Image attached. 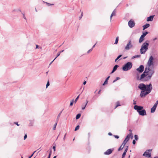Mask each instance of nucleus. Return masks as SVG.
<instances>
[{"mask_svg":"<svg viewBox=\"0 0 158 158\" xmlns=\"http://www.w3.org/2000/svg\"><path fill=\"white\" fill-rule=\"evenodd\" d=\"M155 71L153 68L146 67L145 68L144 72L141 75L139 80L148 81L151 79Z\"/></svg>","mask_w":158,"mask_h":158,"instance_id":"obj_1","label":"nucleus"},{"mask_svg":"<svg viewBox=\"0 0 158 158\" xmlns=\"http://www.w3.org/2000/svg\"><path fill=\"white\" fill-rule=\"evenodd\" d=\"M138 88L142 90L140 94V96L141 98H143L145 97L151 92L152 86L151 83L149 85H146L143 83H141L139 84Z\"/></svg>","mask_w":158,"mask_h":158,"instance_id":"obj_2","label":"nucleus"},{"mask_svg":"<svg viewBox=\"0 0 158 158\" xmlns=\"http://www.w3.org/2000/svg\"><path fill=\"white\" fill-rule=\"evenodd\" d=\"M149 45V41L148 40L146 41L143 44L140 49L141 54H144L147 51L148 49Z\"/></svg>","mask_w":158,"mask_h":158,"instance_id":"obj_3","label":"nucleus"},{"mask_svg":"<svg viewBox=\"0 0 158 158\" xmlns=\"http://www.w3.org/2000/svg\"><path fill=\"white\" fill-rule=\"evenodd\" d=\"M132 66V64L131 62H127L123 66L122 69L124 71H127L130 70Z\"/></svg>","mask_w":158,"mask_h":158,"instance_id":"obj_4","label":"nucleus"},{"mask_svg":"<svg viewBox=\"0 0 158 158\" xmlns=\"http://www.w3.org/2000/svg\"><path fill=\"white\" fill-rule=\"evenodd\" d=\"M133 47V45L132 44L131 40H128V42L125 47V49L126 50H128Z\"/></svg>","mask_w":158,"mask_h":158,"instance_id":"obj_5","label":"nucleus"},{"mask_svg":"<svg viewBox=\"0 0 158 158\" xmlns=\"http://www.w3.org/2000/svg\"><path fill=\"white\" fill-rule=\"evenodd\" d=\"M151 150H146L143 154V156L148 158L151 157Z\"/></svg>","mask_w":158,"mask_h":158,"instance_id":"obj_6","label":"nucleus"},{"mask_svg":"<svg viewBox=\"0 0 158 158\" xmlns=\"http://www.w3.org/2000/svg\"><path fill=\"white\" fill-rule=\"evenodd\" d=\"M153 57L151 56L149 57L146 67H151V66L153 64Z\"/></svg>","mask_w":158,"mask_h":158,"instance_id":"obj_7","label":"nucleus"},{"mask_svg":"<svg viewBox=\"0 0 158 158\" xmlns=\"http://www.w3.org/2000/svg\"><path fill=\"white\" fill-rule=\"evenodd\" d=\"M148 32L146 31L143 33L142 35L141 36L139 40V43H142L144 40V37L145 36L148 34Z\"/></svg>","mask_w":158,"mask_h":158,"instance_id":"obj_8","label":"nucleus"},{"mask_svg":"<svg viewBox=\"0 0 158 158\" xmlns=\"http://www.w3.org/2000/svg\"><path fill=\"white\" fill-rule=\"evenodd\" d=\"M143 108V107L142 106H139L137 105H135L134 107V109L136 110L137 111L138 113H139V112H140L142 110Z\"/></svg>","mask_w":158,"mask_h":158,"instance_id":"obj_9","label":"nucleus"},{"mask_svg":"<svg viewBox=\"0 0 158 158\" xmlns=\"http://www.w3.org/2000/svg\"><path fill=\"white\" fill-rule=\"evenodd\" d=\"M114 150V148L109 149L107 150L106 152H105L104 154L105 155H109L111 154Z\"/></svg>","mask_w":158,"mask_h":158,"instance_id":"obj_10","label":"nucleus"},{"mask_svg":"<svg viewBox=\"0 0 158 158\" xmlns=\"http://www.w3.org/2000/svg\"><path fill=\"white\" fill-rule=\"evenodd\" d=\"M128 25L130 28H132L135 26V23L133 21L131 20L128 23Z\"/></svg>","mask_w":158,"mask_h":158,"instance_id":"obj_11","label":"nucleus"},{"mask_svg":"<svg viewBox=\"0 0 158 158\" xmlns=\"http://www.w3.org/2000/svg\"><path fill=\"white\" fill-rule=\"evenodd\" d=\"M136 70L140 73L143 72L144 70V66L143 65H141L139 67L137 68Z\"/></svg>","mask_w":158,"mask_h":158,"instance_id":"obj_12","label":"nucleus"},{"mask_svg":"<svg viewBox=\"0 0 158 158\" xmlns=\"http://www.w3.org/2000/svg\"><path fill=\"white\" fill-rule=\"evenodd\" d=\"M130 137V135H127L125 139L123 141L124 145H125L127 143Z\"/></svg>","mask_w":158,"mask_h":158,"instance_id":"obj_13","label":"nucleus"},{"mask_svg":"<svg viewBox=\"0 0 158 158\" xmlns=\"http://www.w3.org/2000/svg\"><path fill=\"white\" fill-rule=\"evenodd\" d=\"M139 115L142 116H144L146 115V112L145 110H142L139 113Z\"/></svg>","mask_w":158,"mask_h":158,"instance_id":"obj_14","label":"nucleus"},{"mask_svg":"<svg viewBox=\"0 0 158 158\" xmlns=\"http://www.w3.org/2000/svg\"><path fill=\"white\" fill-rule=\"evenodd\" d=\"M154 17V15L150 16L147 18V21H152L153 20V18Z\"/></svg>","mask_w":158,"mask_h":158,"instance_id":"obj_15","label":"nucleus"},{"mask_svg":"<svg viewBox=\"0 0 158 158\" xmlns=\"http://www.w3.org/2000/svg\"><path fill=\"white\" fill-rule=\"evenodd\" d=\"M118 67V65L116 64L115 65L114 67L113 70L112 71V72L111 73H113L117 69V68Z\"/></svg>","mask_w":158,"mask_h":158,"instance_id":"obj_16","label":"nucleus"},{"mask_svg":"<svg viewBox=\"0 0 158 158\" xmlns=\"http://www.w3.org/2000/svg\"><path fill=\"white\" fill-rule=\"evenodd\" d=\"M150 26V24L148 23H146V24L143 26V30H144L148 28Z\"/></svg>","mask_w":158,"mask_h":158,"instance_id":"obj_17","label":"nucleus"},{"mask_svg":"<svg viewBox=\"0 0 158 158\" xmlns=\"http://www.w3.org/2000/svg\"><path fill=\"white\" fill-rule=\"evenodd\" d=\"M110 77V76H108V77L106 78V79L104 82L103 83V84H102V85H105L106 84H107V83H108V81L109 79V78Z\"/></svg>","mask_w":158,"mask_h":158,"instance_id":"obj_18","label":"nucleus"},{"mask_svg":"<svg viewBox=\"0 0 158 158\" xmlns=\"http://www.w3.org/2000/svg\"><path fill=\"white\" fill-rule=\"evenodd\" d=\"M156 107L153 106L151 109V112L152 113L154 112L156 110Z\"/></svg>","mask_w":158,"mask_h":158,"instance_id":"obj_19","label":"nucleus"},{"mask_svg":"<svg viewBox=\"0 0 158 158\" xmlns=\"http://www.w3.org/2000/svg\"><path fill=\"white\" fill-rule=\"evenodd\" d=\"M63 110H62L61 111H60V113L57 116V118H56V121H58V120H59V118L62 112V111Z\"/></svg>","mask_w":158,"mask_h":158,"instance_id":"obj_20","label":"nucleus"},{"mask_svg":"<svg viewBox=\"0 0 158 158\" xmlns=\"http://www.w3.org/2000/svg\"><path fill=\"white\" fill-rule=\"evenodd\" d=\"M64 51V50H61V51H60V52H59L57 54V56H56V58H57L58 56H59L60 55V54L61 52H63Z\"/></svg>","mask_w":158,"mask_h":158,"instance_id":"obj_21","label":"nucleus"},{"mask_svg":"<svg viewBox=\"0 0 158 158\" xmlns=\"http://www.w3.org/2000/svg\"><path fill=\"white\" fill-rule=\"evenodd\" d=\"M116 104V106H115V107L114 109H116L117 107L121 106V105L120 104V103L118 101L117 102Z\"/></svg>","mask_w":158,"mask_h":158,"instance_id":"obj_22","label":"nucleus"},{"mask_svg":"<svg viewBox=\"0 0 158 158\" xmlns=\"http://www.w3.org/2000/svg\"><path fill=\"white\" fill-rule=\"evenodd\" d=\"M140 56V55H136L135 56H133L132 57V59H133L135 58H137V57H139Z\"/></svg>","mask_w":158,"mask_h":158,"instance_id":"obj_23","label":"nucleus"},{"mask_svg":"<svg viewBox=\"0 0 158 158\" xmlns=\"http://www.w3.org/2000/svg\"><path fill=\"white\" fill-rule=\"evenodd\" d=\"M58 121H56V122L55 123V124L54 125V127L53 128V129L54 130H56V128L57 125V123H58Z\"/></svg>","mask_w":158,"mask_h":158,"instance_id":"obj_24","label":"nucleus"},{"mask_svg":"<svg viewBox=\"0 0 158 158\" xmlns=\"http://www.w3.org/2000/svg\"><path fill=\"white\" fill-rule=\"evenodd\" d=\"M81 116V114H78L76 116V119H79Z\"/></svg>","mask_w":158,"mask_h":158,"instance_id":"obj_25","label":"nucleus"},{"mask_svg":"<svg viewBox=\"0 0 158 158\" xmlns=\"http://www.w3.org/2000/svg\"><path fill=\"white\" fill-rule=\"evenodd\" d=\"M118 40V37H117L116 38L115 41V43H114V44H117Z\"/></svg>","mask_w":158,"mask_h":158,"instance_id":"obj_26","label":"nucleus"},{"mask_svg":"<svg viewBox=\"0 0 158 158\" xmlns=\"http://www.w3.org/2000/svg\"><path fill=\"white\" fill-rule=\"evenodd\" d=\"M125 145H123V146H122V145H121L119 148L118 149V151H120V150H122L123 148H124Z\"/></svg>","mask_w":158,"mask_h":158,"instance_id":"obj_27","label":"nucleus"},{"mask_svg":"<svg viewBox=\"0 0 158 158\" xmlns=\"http://www.w3.org/2000/svg\"><path fill=\"white\" fill-rule=\"evenodd\" d=\"M113 16H115L116 15V11L115 9H114L113 11L111 14Z\"/></svg>","mask_w":158,"mask_h":158,"instance_id":"obj_28","label":"nucleus"},{"mask_svg":"<svg viewBox=\"0 0 158 158\" xmlns=\"http://www.w3.org/2000/svg\"><path fill=\"white\" fill-rule=\"evenodd\" d=\"M30 122L29 124V125L30 126H33V121H32V120H30Z\"/></svg>","mask_w":158,"mask_h":158,"instance_id":"obj_29","label":"nucleus"},{"mask_svg":"<svg viewBox=\"0 0 158 158\" xmlns=\"http://www.w3.org/2000/svg\"><path fill=\"white\" fill-rule=\"evenodd\" d=\"M122 55H120L119 56H118L117 57L116 59L115 60V61L116 62V61L120 57H121L122 56Z\"/></svg>","mask_w":158,"mask_h":158,"instance_id":"obj_30","label":"nucleus"},{"mask_svg":"<svg viewBox=\"0 0 158 158\" xmlns=\"http://www.w3.org/2000/svg\"><path fill=\"white\" fill-rule=\"evenodd\" d=\"M120 79V78L118 77H116V79L114 80L113 81V83H114L117 80H119Z\"/></svg>","mask_w":158,"mask_h":158,"instance_id":"obj_31","label":"nucleus"},{"mask_svg":"<svg viewBox=\"0 0 158 158\" xmlns=\"http://www.w3.org/2000/svg\"><path fill=\"white\" fill-rule=\"evenodd\" d=\"M79 125H78L77 126V127H76L75 129V130L74 131H77V130H78L79 128Z\"/></svg>","mask_w":158,"mask_h":158,"instance_id":"obj_32","label":"nucleus"},{"mask_svg":"<svg viewBox=\"0 0 158 158\" xmlns=\"http://www.w3.org/2000/svg\"><path fill=\"white\" fill-rule=\"evenodd\" d=\"M73 102H74V99H73L70 102V106H73Z\"/></svg>","mask_w":158,"mask_h":158,"instance_id":"obj_33","label":"nucleus"},{"mask_svg":"<svg viewBox=\"0 0 158 158\" xmlns=\"http://www.w3.org/2000/svg\"><path fill=\"white\" fill-rule=\"evenodd\" d=\"M126 153L125 152H123L122 156V158H124L125 156Z\"/></svg>","mask_w":158,"mask_h":158,"instance_id":"obj_34","label":"nucleus"},{"mask_svg":"<svg viewBox=\"0 0 158 158\" xmlns=\"http://www.w3.org/2000/svg\"><path fill=\"white\" fill-rule=\"evenodd\" d=\"M79 96L80 94L76 98L74 101L76 103L77 102V101L78 99L79 98Z\"/></svg>","mask_w":158,"mask_h":158,"instance_id":"obj_35","label":"nucleus"},{"mask_svg":"<svg viewBox=\"0 0 158 158\" xmlns=\"http://www.w3.org/2000/svg\"><path fill=\"white\" fill-rule=\"evenodd\" d=\"M134 137H135V140H138V136L137 135H135Z\"/></svg>","mask_w":158,"mask_h":158,"instance_id":"obj_36","label":"nucleus"},{"mask_svg":"<svg viewBox=\"0 0 158 158\" xmlns=\"http://www.w3.org/2000/svg\"><path fill=\"white\" fill-rule=\"evenodd\" d=\"M46 3L47 4V5H48V6H50L51 5H54L53 4H50V3H48V2H46Z\"/></svg>","mask_w":158,"mask_h":158,"instance_id":"obj_37","label":"nucleus"},{"mask_svg":"<svg viewBox=\"0 0 158 158\" xmlns=\"http://www.w3.org/2000/svg\"><path fill=\"white\" fill-rule=\"evenodd\" d=\"M129 131H130V134H129V135H130V136H131L133 137L132 133V131L130 129L129 130Z\"/></svg>","mask_w":158,"mask_h":158,"instance_id":"obj_38","label":"nucleus"},{"mask_svg":"<svg viewBox=\"0 0 158 158\" xmlns=\"http://www.w3.org/2000/svg\"><path fill=\"white\" fill-rule=\"evenodd\" d=\"M128 149V146H127V148H126L123 152H125L126 153Z\"/></svg>","mask_w":158,"mask_h":158,"instance_id":"obj_39","label":"nucleus"},{"mask_svg":"<svg viewBox=\"0 0 158 158\" xmlns=\"http://www.w3.org/2000/svg\"><path fill=\"white\" fill-rule=\"evenodd\" d=\"M128 149V146H127V148H126L123 152H125L126 153Z\"/></svg>","mask_w":158,"mask_h":158,"instance_id":"obj_40","label":"nucleus"},{"mask_svg":"<svg viewBox=\"0 0 158 158\" xmlns=\"http://www.w3.org/2000/svg\"><path fill=\"white\" fill-rule=\"evenodd\" d=\"M158 104V101H157L153 106H155L156 107Z\"/></svg>","mask_w":158,"mask_h":158,"instance_id":"obj_41","label":"nucleus"},{"mask_svg":"<svg viewBox=\"0 0 158 158\" xmlns=\"http://www.w3.org/2000/svg\"><path fill=\"white\" fill-rule=\"evenodd\" d=\"M36 152V151H34L33 153L31 154V155L29 156L28 158H31L32 156H33V155H34V154Z\"/></svg>","mask_w":158,"mask_h":158,"instance_id":"obj_42","label":"nucleus"},{"mask_svg":"<svg viewBox=\"0 0 158 158\" xmlns=\"http://www.w3.org/2000/svg\"><path fill=\"white\" fill-rule=\"evenodd\" d=\"M50 85L49 84V81H48L47 83V84H46V88L48 87V86H49Z\"/></svg>","mask_w":158,"mask_h":158,"instance_id":"obj_43","label":"nucleus"},{"mask_svg":"<svg viewBox=\"0 0 158 158\" xmlns=\"http://www.w3.org/2000/svg\"><path fill=\"white\" fill-rule=\"evenodd\" d=\"M87 105H85V106H82V110H84L85 109V107Z\"/></svg>","mask_w":158,"mask_h":158,"instance_id":"obj_44","label":"nucleus"},{"mask_svg":"<svg viewBox=\"0 0 158 158\" xmlns=\"http://www.w3.org/2000/svg\"><path fill=\"white\" fill-rule=\"evenodd\" d=\"M22 15H23V18H24V19H25L26 20V17H25V15H24V14H23V13H22Z\"/></svg>","mask_w":158,"mask_h":158,"instance_id":"obj_45","label":"nucleus"},{"mask_svg":"<svg viewBox=\"0 0 158 158\" xmlns=\"http://www.w3.org/2000/svg\"><path fill=\"white\" fill-rule=\"evenodd\" d=\"M114 136L115 138L116 139H118L119 138V137L117 135H114Z\"/></svg>","mask_w":158,"mask_h":158,"instance_id":"obj_46","label":"nucleus"},{"mask_svg":"<svg viewBox=\"0 0 158 158\" xmlns=\"http://www.w3.org/2000/svg\"><path fill=\"white\" fill-rule=\"evenodd\" d=\"M27 138V134H25L24 137V139L25 140Z\"/></svg>","mask_w":158,"mask_h":158,"instance_id":"obj_47","label":"nucleus"},{"mask_svg":"<svg viewBox=\"0 0 158 158\" xmlns=\"http://www.w3.org/2000/svg\"><path fill=\"white\" fill-rule=\"evenodd\" d=\"M92 48H91L90 49H89V50L88 51L87 53H89L90 52L92 51Z\"/></svg>","mask_w":158,"mask_h":158,"instance_id":"obj_48","label":"nucleus"},{"mask_svg":"<svg viewBox=\"0 0 158 158\" xmlns=\"http://www.w3.org/2000/svg\"><path fill=\"white\" fill-rule=\"evenodd\" d=\"M52 148L53 149L54 151L55 152L56 151V147L55 146H53Z\"/></svg>","mask_w":158,"mask_h":158,"instance_id":"obj_49","label":"nucleus"},{"mask_svg":"<svg viewBox=\"0 0 158 158\" xmlns=\"http://www.w3.org/2000/svg\"><path fill=\"white\" fill-rule=\"evenodd\" d=\"M66 134H65L64 135V136L63 138V140L64 141H65V138H66Z\"/></svg>","mask_w":158,"mask_h":158,"instance_id":"obj_50","label":"nucleus"},{"mask_svg":"<svg viewBox=\"0 0 158 158\" xmlns=\"http://www.w3.org/2000/svg\"><path fill=\"white\" fill-rule=\"evenodd\" d=\"M132 143L134 144L135 143V141L134 139L133 140Z\"/></svg>","mask_w":158,"mask_h":158,"instance_id":"obj_51","label":"nucleus"},{"mask_svg":"<svg viewBox=\"0 0 158 158\" xmlns=\"http://www.w3.org/2000/svg\"><path fill=\"white\" fill-rule=\"evenodd\" d=\"M52 150H50V152H49V155H50V156H51V154H52Z\"/></svg>","mask_w":158,"mask_h":158,"instance_id":"obj_52","label":"nucleus"},{"mask_svg":"<svg viewBox=\"0 0 158 158\" xmlns=\"http://www.w3.org/2000/svg\"><path fill=\"white\" fill-rule=\"evenodd\" d=\"M133 101H134L133 104L134 105L136 104V101H135V100H134Z\"/></svg>","mask_w":158,"mask_h":158,"instance_id":"obj_53","label":"nucleus"},{"mask_svg":"<svg viewBox=\"0 0 158 158\" xmlns=\"http://www.w3.org/2000/svg\"><path fill=\"white\" fill-rule=\"evenodd\" d=\"M14 123V124H16L18 126H19V125L18 123L17 122H15Z\"/></svg>","mask_w":158,"mask_h":158,"instance_id":"obj_54","label":"nucleus"},{"mask_svg":"<svg viewBox=\"0 0 158 158\" xmlns=\"http://www.w3.org/2000/svg\"><path fill=\"white\" fill-rule=\"evenodd\" d=\"M86 81H85L84 82H83V84L84 85H85V84H86Z\"/></svg>","mask_w":158,"mask_h":158,"instance_id":"obj_55","label":"nucleus"},{"mask_svg":"<svg viewBox=\"0 0 158 158\" xmlns=\"http://www.w3.org/2000/svg\"><path fill=\"white\" fill-rule=\"evenodd\" d=\"M108 134L109 135H112V133H110V132Z\"/></svg>","mask_w":158,"mask_h":158,"instance_id":"obj_56","label":"nucleus"},{"mask_svg":"<svg viewBox=\"0 0 158 158\" xmlns=\"http://www.w3.org/2000/svg\"><path fill=\"white\" fill-rule=\"evenodd\" d=\"M113 16L111 15V16H110V21H111V20L112 18V16Z\"/></svg>","mask_w":158,"mask_h":158,"instance_id":"obj_57","label":"nucleus"},{"mask_svg":"<svg viewBox=\"0 0 158 158\" xmlns=\"http://www.w3.org/2000/svg\"><path fill=\"white\" fill-rule=\"evenodd\" d=\"M39 48V46L37 45H36V49L38 48Z\"/></svg>","mask_w":158,"mask_h":158,"instance_id":"obj_58","label":"nucleus"},{"mask_svg":"<svg viewBox=\"0 0 158 158\" xmlns=\"http://www.w3.org/2000/svg\"><path fill=\"white\" fill-rule=\"evenodd\" d=\"M96 44H97V43H96L92 47V48H92V49H93V48H94L95 47V45Z\"/></svg>","mask_w":158,"mask_h":158,"instance_id":"obj_59","label":"nucleus"},{"mask_svg":"<svg viewBox=\"0 0 158 158\" xmlns=\"http://www.w3.org/2000/svg\"><path fill=\"white\" fill-rule=\"evenodd\" d=\"M86 103L85 104V105H87L88 103V100H86Z\"/></svg>","mask_w":158,"mask_h":158,"instance_id":"obj_60","label":"nucleus"},{"mask_svg":"<svg viewBox=\"0 0 158 158\" xmlns=\"http://www.w3.org/2000/svg\"><path fill=\"white\" fill-rule=\"evenodd\" d=\"M101 90H99L98 92V94H100L101 93Z\"/></svg>","mask_w":158,"mask_h":158,"instance_id":"obj_61","label":"nucleus"},{"mask_svg":"<svg viewBox=\"0 0 158 158\" xmlns=\"http://www.w3.org/2000/svg\"><path fill=\"white\" fill-rule=\"evenodd\" d=\"M53 61H52L49 64V66H50Z\"/></svg>","mask_w":158,"mask_h":158,"instance_id":"obj_62","label":"nucleus"},{"mask_svg":"<svg viewBox=\"0 0 158 158\" xmlns=\"http://www.w3.org/2000/svg\"><path fill=\"white\" fill-rule=\"evenodd\" d=\"M157 39L156 38H155L154 39H153V40L154 41Z\"/></svg>","mask_w":158,"mask_h":158,"instance_id":"obj_63","label":"nucleus"},{"mask_svg":"<svg viewBox=\"0 0 158 158\" xmlns=\"http://www.w3.org/2000/svg\"><path fill=\"white\" fill-rule=\"evenodd\" d=\"M50 156H50V155H48V158H50Z\"/></svg>","mask_w":158,"mask_h":158,"instance_id":"obj_64","label":"nucleus"}]
</instances>
